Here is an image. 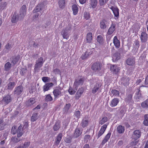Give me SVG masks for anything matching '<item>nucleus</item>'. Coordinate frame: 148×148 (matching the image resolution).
Masks as SVG:
<instances>
[{
  "label": "nucleus",
  "instance_id": "nucleus-1",
  "mask_svg": "<svg viewBox=\"0 0 148 148\" xmlns=\"http://www.w3.org/2000/svg\"><path fill=\"white\" fill-rule=\"evenodd\" d=\"M26 11V7L25 5H23L21 7L19 16L18 14H14L13 15L11 21L14 23H16L19 20L23 19L25 14Z\"/></svg>",
  "mask_w": 148,
  "mask_h": 148
},
{
  "label": "nucleus",
  "instance_id": "nucleus-2",
  "mask_svg": "<svg viewBox=\"0 0 148 148\" xmlns=\"http://www.w3.org/2000/svg\"><path fill=\"white\" fill-rule=\"evenodd\" d=\"M11 133L13 135L17 133V137L19 138L21 137L23 134V127L22 125L19 126L17 130H16V127L15 126H13L11 130Z\"/></svg>",
  "mask_w": 148,
  "mask_h": 148
},
{
  "label": "nucleus",
  "instance_id": "nucleus-3",
  "mask_svg": "<svg viewBox=\"0 0 148 148\" xmlns=\"http://www.w3.org/2000/svg\"><path fill=\"white\" fill-rule=\"evenodd\" d=\"M101 64L99 62L94 63L91 67L92 69L95 72L98 73L101 70Z\"/></svg>",
  "mask_w": 148,
  "mask_h": 148
},
{
  "label": "nucleus",
  "instance_id": "nucleus-4",
  "mask_svg": "<svg viewBox=\"0 0 148 148\" xmlns=\"http://www.w3.org/2000/svg\"><path fill=\"white\" fill-rule=\"evenodd\" d=\"M44 62L43 59L42 57H41L38 58L35 65L34 70L36 71L37 70L38 68L42 67Z\"/></svg>",
  "mask_w": 148,
  "mask_h": 148
},
{
  "label": "nucleus",
  "instance_id": "nucleus-5",
  "mask_svg": "<svg viewBox=\"0 0 148 148\" xmlns=\"http://www.w3.org/2000/svg\"><path fill=\"white\" fill-rule=\"evenodd\" d=\"M23 88L21 85H20L16 87L13 91L14 95L16 96L21 94L23 91Z\"/></svg>",
  "mask_w": 148,
  "mask_h": 148
},
{
  "label": "nucleus",
  "instance_id": "nucleus-6",
  "mask_svg": "<svg viewBox=\"0 0 148 148\" xmlns=\"http://www.w3.org/2000/svg\"><path fill=\"white\" fill-rule=\"evenodd\" d=\"M116 25L114 23H112L111 26L109 28L108 31L107 33L106 37L112 34L115 29Z\"/></svg>",
  "mask_w": 148,
  "mask_h": 148
},
{
  "label": "nucleus",
  "instance_id": "nucleus-7",
  "mask_svg": "<svg viewBox=\"0 0 148 148\" xmlns=\"http://www.w3.org/2000/svg\"><path fill=\"white\" fill-rule=\"evenodd\" d=\"M84 80V78H83L76 79L74 83L73 87L78 88L79 85H81L83 84Z\"/></svg>",
  "mask_w": 148,
  "mask_h": 148
},
{
  "label": "nucleus",
  "instance_id": "nucleus-8",
  "mask_svg": "<svg viewBox=\"0 0 148 148\" xmlns=\"http://www.w3.org/2000/svg\"><path fill=\"white\" fill-rule=\"evenodd\" d=\"M15 85V82L14 81H8L7 83L5 88L8 90H12Z\"/></svg>",
  "mask_w": 148,
  "mask_h": 148
},
{
  "label": "nucleus",
  "instance_id": "nucleus-9",
  "mask_svg": "<svg viewBox=\"0 0 148 148\" xmlns=\"http://www.w3.org/2000/svg\"><path fill=\"white\" fill-rule=\"evenodd\" d=\"M12 101V98L9 95H7L4 97L2 100V103L5 105H7L10 102Z\"/></svg>",
  "mask_w": 148,
  "mask_h": 148
},
{
  "label": "nucleus",
  "instance_id": "nucleus-10",
  "mask_svg": "<svg viewBox=\"0 0 148 148\" xmlns=\"http://www.w3.org/2000/svg\"><path fill=\"white\" fill-rule=\"evenodd\" d=\"M147 38L148 35L147 33L144 32H142L140 37L141 42L143 43H145L147 41Z\"/></svg>",
  "mask_w": 148,
  "mask_h": 148
},
{
  "label": "nucleus",
  "instance_id": "nucleus-11",
  "mask_svg": "<svg viewBox=\"0 0 148 148\" xmlns=\"http://www.w3.org/2000/svg\"><path fill=\"white\" fill-rule=\"evenodd\" d=\"M92 53V51L90 49L87 50L85 53L82 54L81 58L83 60L86 59L88 58Z\"/></svg>",
  "mask_w": 148,
  "mask_h": 148
},
{
  "label": "nucleus",
  "instance_id": "nucleus-12",
  "mask_svg": "<svg viewBox=\"0 0 148 148\" xmlns=\"http://www.w3.org/2000/svg\"><path fill=\"white\" fill-rule=\"evenodd\" d=\"M110 69L112 72H113L115 74H117L120 70L119 67L116 65H111Z\"/></svg>",
  "mask_w": 148,
  "mask_h": 148
},
{
  "label": "nucleus",
  "instance_id": "nucleus-13",
  "mask_svg": "<svg viewBox=\"0 0 148 148\" xmlns=\"http://www.w3.org/2000/svg\"><path fill=\"white\" fill-rule=\"evenodd\" d=\"M84 90V88L82 87L79 88L77 91L75 96V99H76L78 100L81 97L83 93Z\"/></svg>",
  "mask_w": 148,
  "mask_h": 148
},
{
  "label": "nucleus",
  "instance_id": "nucleus-14",
  "mask_svg": "<svg viewBox=\"0 0 148 148\" xmlns=\"http://www.w3.org/2000/svg\"><path fill=\"white\" fill-rule=\"evenodd\" d=\"M61 89L59 90L58 89H56L54 90L53 91V93L55 99L59 98L61 95V92L60 91Z\"/></svg>",
  "mask_w": 148,
  "mask_h": 148
},
{
  "label": "nucleus",
  "instance_id": "nucleus-15",
  "mask_svg": "<svg viewBox=\"0 0 148 148\" xmlns=\"http://www.w3.org/2000/svg\"><path fill=\"white\" fill-rule=\"evenodd\" d=\"M107 126V125L106 124H105L102 126L97 135V138H99L103 134L105 131Z\"/></svg>",
  "mask_w": 148,
  "mask_h": 148
},
{
  "label": "nucleus",
  "instance_id": "nucleus-16",
  "mask_svg": "<svg viewBox=\"0 0 148 148\" xmlns=\"http://www.w3.org/2000/svg\"><path fill=\"white\" fill-rule=\"evenodd\" d=\"M53 84L51 82L46 83L43 87V91L45 92L49 90L50 88L53 86Z\"/></svg>",
  "mask_w": 148,
  "mask_h": 148
},
{
  "label": "nucleus",
  "instance_id": "nucleus-17",
  "mask_svg": "<svg viewBox=\"0 0 148 148\" xmlns=\"http://www.w3.org/2000/svg\"><path fill=\"white\" fill-rule=\"evenodd\" d=\"M109 7L112 10L115 17H117L119 16V10L117 8H115L113 6L110 7V6H109Z\"/></svg>",
  "mask_w": 148,
  "mask_h": 148
},
{
  "label": "nucleus",
  "instance_id": "nucleus-18",
  "mask_svg": "<svg viewBox=\"0 0 148 148\" xmlns=\"http://www.w3.org/2000/svg\"><path fill=\"white\" fill-rule=\"evenodd\" d=\"M107 21L105 19L101 21L100 23V27L101 29H104L107 27Z\"/></svg>",
  "mask_w": 148,
  "mask_h": 148
},
{
  "label": "nucleus",
  "instance_id": "nucleus-19",
  "mask_svg": "<svg viewBox=\"0 0 148 148\" xmlns=\"http://www.w3.org/2000/svg\"><path fill=\"white\" fill-rule=\"evenodd\" d=\"M36 102V101L34 98H30L26 101V105L28 106H30L33 105Z\"/></svg>",
  "mask_w": 148,
  "mask_h": 148
},
{
  "label": "nucleus",
  "instance_id": "nucleus-20",
  "mask_svg": "<svg viewBox=\"0 0 148 148\" xmlns=\"http://www.w3.org/2000/svg\"><path fill=\"white\" fill-rule=\"evenodd\" d=\"M82 131L79 128H77L75 130L73 137L74 138L78 137L82 134Z\"/></svg>",
  "mask_w": 148,
  "mask_h": 148
},
{
  "label": "nucleus",
  "instance_id": "nucleus-21",
  "mask_svg": "<svg viewBox=\"0 0 148 148\" xmlns=\"http://www.w3.org/2000/svg\"><path fill=\"white\" fill-rule=\"evenodd\" d=\"M61 34L64 38L66 39L67 40L68 39L69 35L66 29L63 30L61 33Z\"/></svg>",
  "mask_w": 148,
  "mask_h": 148
},
{
  "label": "nucleus",
  "instance_id": "nucleus-22",
  "mask_svg": "<svg viewBox=\"0 0 148 148\" xmlns=\"http://www.w3.org/2000/svg\"><path fill=\"white\" fill-rule=\"evenodd\" d=\"M135 59L133 58H129L126 60V63L127 65L130 66H133L135 64Z\"/></svg>",
  "mask_w": 148,
  "mask_h": 148
},
{
  "label": "nucleus",
  "instance_id": "nucleus-23",
  "mask_svg": "<svg viewBox=\"0 0 148 148\" xmlns=\"http://www.w3.org/2000/svg\"><path fill=\"white\" fill-rule=\"evenodd\" d=\"M119 99L117 98H114L111 101L110 103V106L111 107H114L116 106L119 103Z\"/></svg>",
  "mask_w": 148,
  "mask_h": 148
},
{
  "label": "nucleus",
  "instance_id": "nucleus-24",
  "mask_svg": "<svg viewBox=\"0 0 148 148\" xmlns=\"http://www.w3.org/2000/svg\"><path fill=\"white\" fill-rule=\"evenodd\" d=\"M113 43L115 47L118 48L120 46V42L119 41L118 39L116 36H115L113 39Z\"/></svg>",
  "mask_w": 148,
  "mask_h": 148
},
{
  "label": "nucleus",
  "instance_id": "nucleus-25",
  "mask_svg": "<svg viewBox=\"0 0 148 148\" xmlns=\"http://www.w3.org/2000/svg\"><path fill=\"white\" fill-rule=\"evenodd\" d=\"M42 6L43 4H38L33 10V13H35L39 12L40 10L43 9Z\"/></svg>",
  "mask_w": 148,
  "mask_h": 148
},
{
  "label": "nucleus",
  "instance_id": "nucleus-26",
  "mask_svg": "<svg viewBox=\"0 0 148 148\" xmlns=\"http://www.w3.org/2000/svg\"><path fill=\"white\" fill-rule=\"evenodd\" d=\"M86 39L87 42L89 43H91L92 40V33L89 32L87 34Z\"/></svg>",
  "mask_w": 148,
  "mask_h": 148
},
{
  "label": "nucleus",
  "instance_id": "nucleus-27",
  "mask_svg": "<svg viewBox=\"0 0 148 148\" xmlns=\"http://www.w3.org/2000/svg\"><path fill=\"white\" fill-rule=\"evenodd\" d=\"M30 141H25L22 145L18 146L16 148H27L30 145Z\"/></svg>",
  "mask_w": 148,
  "mask_h": 148
},
{
  "label": "nucleus",
  "instance_id": "nucleus-28",
  "mask_svg": "<svg viewBox=\"0 0 148 148\" xmlns=\"http://www.w3.org/2000/svg\"><path fill=\"white\" fill-rule=\"evenodd\" d=\"M98 3L97 0H90V5L93 8H96Z\"/></svg>",
  "mask_w": 148,
  "mask_h": 148
},
{
  "label": "nucleus",
  "instance_id": "nucleus-29",
  "mask_svg": "<svg viewBox=\"0 0 148 148\" xmlns=\"http://www.w3.org/2000/svg\"><path fill=\"white\" fill-rule=\"evenodd\" d=\"M140 132L139 130H136L134 132V136L136 139H138L140 137Z\"/></svg>",
  "mask_w": 148,
  "mask_h": 148
},
{
  "label": "nucleus",
  "instance_id": "nucleus-30",
  "mask_svg": "<svg viewBox=\"0 0 148 148\" xmlns=\"http://www.w3.org/2000/svg\"><path fill=\"white\" fill-rule=\"evenodd\" d=\"M88 123V121L86 118H84L82 121L81 124L83 127H86Z\"/></svg>",
  "mask_w": 148,
  "mask_h": 148
},
{
  "label": "nucleus",
  "instance_id": "nucleus-31",
  "mask_svg": "<svg viewBox=\"0 0 148 148\" xmlns=\"http://www.w3.org/2000/svg\"><path fill=\"white\" fill-rule=\"evenodd\" d=\"M117 131L119 133H123L125 131L124 127L121 125H119L117 127Z\"/></svg>",
  "mask_w": 148,
  "mask_h": 148
},
{
  "label": "nucleus",
  "instance_id": "nucleus-32",
  "mask_svg": "<svg viewBox=\"0 0 148 148\" xmlns=\"http://www.w3.org/2000/svg\"><path fill=\"white\" fill-rule=\"evenodd\" d=\"M60 127V122L59 121H57L54 126L53 129L54 130L56 131L58 130Z\"/></svg>",
  "mask_w": 148,
  "mask_h": 148
},
{
  "label": "nucleus",
  "instance_id": "nucleus-33",
  "mask_svg": "<svg viewBox=\"0 0 148 148\" xmlns=\"http://www.w3.org/2000/svg\"><path fill=\"white\" fill-rule=\"evenodd\" d=\"M77 89V88H76L75 87H73V88H72L71 87H70L68 90L69 92L71 95H73L75 94L76 92V91Z\"/></svg>",
  "mask_w": 148,
  "mask_h": 148
},
{
  "label": "nucleus",
  "instance_id": "nucleus-34",
  "mask_svg": "<svg viewBox=\"0 0 148 148\" xmlns=\"http://www.w3.org/2000/svg\"><path fill=\"white\" fill-rule=\"evenodd\" d=\"M100 87V86L99 84H97L95 85L94 87L92 88V93L93 94L96 93L98 91Z\"/></svg>",
  "mask_w": 148,
  "mask_h": 148
},
{
  "label": "nucleus",
  "instance_id": "nucleus-35",
  "mask_svg": "<svg viewBox=\"0 0 148 148\" xmlns=\"http://www.w3.org/2000/svg\"><path fill=\"white\" fill-rule=\"evenodd\" d=\"M62 137V134L61 133H59L57 136L56 140V144L58 145L60 143Z\"/></svg>",
  "mask_w": 148,
  "mask_h": 148
},
{
  "label": "nucleus",
  "instance_id": "nucleus-36",
  "mask_svg": "<svg viewBox=\"0 0 148 148\" xmlns=\"http://www.w3.org/2000/svg\"><path fill=\"white\" fill-rule=\"evenodd\" d=\"M72 9L74 15H76L78 12V8L76 5H73L72 6Z\"/></svg>",
  "mask_w": 148,
  "mask_h": 148
},
{
  "label": "nucleus",
  "instance_id": "nucleus-37",
  "mask_svg": "<svg viewBox=\"0 0 148 148\" xmlns=\"http://www.w3.org/2000/svg\"><path fill=\"white\" fill-rule=\"evenodd\" d=\"M58 3L60 8L63 9L64 8L65 4L64 0H58Z\"/></svg>",
  "mask_w": 148,
  "mask_h": 148
},
{
  "label": "nucleus",
  "instance_id": "nucleus-38",
  "mask_svg": "<svg viewBox=\"0 0 148 148\" xmlns=\"http://www.w3.org/2000/svg\"><path fill=\"white\" fill-rule=\"evenodd\" d=\"M111 134V133H108L106 136L105 138L103 140L102 142V144H104L105 143H106L109 140V139L110 135Z\"/></svg>",
  "mask_w": 148,
  "mask_h": 148
},
{
  "label": "nucleus",
  "instance_id": "nucleus-39",
  "mask_svg": "<svg viewBox=\"0 0 148 148\" xmlns=\"http://www.w3.org/2000/svg\"><path fill=\"white\" fill-rule=\"evenodd\" d=\"M111 134V133H108L106 136L105 138L103 140L102 142V144H104L105 143H106L109 140V139L110 135Z\"/></svg>",
  "mask_w": 148,
  "mask_h": 148
},
{
  "label": "nucleus",
  "instance_id": "nucleus-40",
  "mask_svg": "<svg viewBox=\"0 0 148 148\" xmlns=\"http://www.w3.org/2000/svg\"><path fill=\"white\" fill-rule=\"evenodd\" d=\"M19 59V56L18 55L16 56H14L12 58V62L14 64H15L18 61Z\"/></svg>",
  "mask_w": 148,
  "mask_h": 148
},
{
  "label": "nucleus",
  "instance_id": "nucleus-41",
  "mask_svg": "<svg viewBox=\"0 0 148 148\" xmlns=\"http://www.w3.org/2000/svg\"><path fill=\"white\" fill-rule=\"evenodd\" d=\"M21 140L19 138H18L16 137H12L11 139V142L13 143H16Z\"/></svg>",
  "mask_w": 148,
  "mask_h": 148
},
{
  "label": "nucleus",
  "instance_id": "nucleus-42",
  "mask_svg": "<svg viewBox=\"0 0 148 148\" xmlns=\"http://www.w3.org/2000/svg\"><path fill=\"white\" fill-rule=\"evenodd\" d=\"M11 65L9 62H7L5 65L4 69L6 71H8L10 69Z\"/></svg>",
  "mask_w": 148,
  "mask_h": 148
},
{
  "label": "nucleus",
  "instance_id": "nucleus-43",
  "mask_svg": "<svg viewBox=\"0 0 148 148\" xmlns=\"http://www.w3.org/2000/svg\"><path fill=\"white\" fill-rule=\"evenodd\" d=\"M111 92L112 96L115 97L119 96L120 94L118 90H112Z\"/></svg>",
  "mask_w": 148,
  "mask_h": 148
},
{
  "label": "nucleus",
  "instance_id": "nucleus-44",
  "mask_svg": "<svg viewBox=\"0 0 148 148\" xmlns=\"http://www.w3.org/2000/svg\"><path fill=\"white\" fill-rule=\"evenodd\" d=\"M97 41L100 44H102L103 43V39L101 35H99L97 37Z\"/></svg>",
  "mask_w": 148,
  "mask_h": 148
},
{
  "label": "nucleus",
  "instance_id": "nucleus-45",
  "mask_svg": "<svg viewBox=\"0 0 148 148\" xmlns=\"http://www.w3.org/2000/svg\"><path fill=\"white\" fill-rule=\"evenodd\" d=\"M108 121V118L106 116L103 117L99 121V124L103 125Z\"/></svg>",
  "mask_w": 148,
  "mask_h": 148
},
{
  "label": "nucleus",
  "instance_id": "nucleus-46",
  "mask_svg": "<svg viewBox=\"0 0 148 148\" xmlns=\"http://www.w3.org/2000/svg\"><path fill=\"white\" fill-rule=\"evenodd\" d=\"M38 119V113H34L33 114L32 116L31 117V121L32 122H34L36 121Z\"/></svg>",
  "mask_w": 148,
  "mask_h": 148
},
{
  "label": "nucleus",
  "instance_id": "nucleus-47",
  "mask_svg": "<svg viewBox=\"0 0 148 148\" xmlns=\"http://www.w3.org/2000/svg\"><path fill=\"white\" fill-rule=\"evenodd\" d=\"M141 106L143 108H148V99L142 102L141 104Z\"/></svg>",
  "mask_w": 148,
  "mask_h": 148
},
{
  "label": "nucleus",
  "instance_id": "nucleus-48",
  "mask_svg": "<svg viewBox=\"0 0 148 148\" xmlns=\"http://www.w3.org/2000/svg\"><path fill=\"white\" fill-rule=\"evenodd\" d=\"M145 120L143 121L144 124L146 126H148V114H146L144 116Z\"/></svg>",
  "mask_w": 148,
  "mask_h": 148
},
{
  "label": "nucleus",
  "instance_id": "nucleus-49",
  "mask_svg": "<svg viewBox=\"0 0 148 148\" xmlns=\"http://www.w3.org/2000/svg\"><path fill=\"white\" fill-rule=\"evenodd\" d=\"M53 99L52 97L50 94L46 95L45 98V101L46 102L50 101Z\"/></svg>",
  "mask_w": 148,
  "mask_h": 148
},
{
  "label": "nucleus",
  "instance_id": "nucleus-50",
  "mask_svg": "<svg viewBox=\"0 0 148 148\" xmlns=\"http://www.w3.org/2000/svg\"><path fill=\"white\" fill-rule=\"evenodd\" d=\"M136 99H139L141 97V91L139 89H138L136 93Z\"/></svg>",
  "mask_w": 148,
  "mask_h": 148
},
{
  "label": "nucleus",
  "instance_id": "nucleus-51",
  "mask_svg": "<svg viewBox=\"0 0 148 148\" xmlns=\"http://www.w3.org/2000/svg\"><path fill=\"white\" fill-rule=\"evenodd\" d=\"M42 81L45 83L50 82V78L47 77H43L42 78Z\"/></svg>",
  "mask_w": 148,
  "mask_h": 148
},
{
  "label": "nucleus",
  "instance_id": "nucleus-52",
  "mask_svg": "<svg viewBox=\"0 0 148 148\" xmlns=\"http://www.w3.org/2000/svg\"><path fill=\"white\" fill-rule=\"evenodd\" d=\"M27 70L26 69L22 68L21 69V70L20 72V74L22 75H24L26 74L27 72Z\"/></svg>",
  "mask_w": 148,
  "mask_h": 148
},
{
  "label": "nucleus",
  "instance_id": "nucleus-53",
  "mask_svg": "<svg viewBox=\"0 0 148 148\" xmlns=\"http://www.w3.org/2000/svg\"><path fill=\"white\" fill-rule=\"evenodd\" d=\"M71 105L70 103L66 104L65 106L64 107V109L65 112H67L70 107Z\"/></svg>",
  "mask_w": 148,
  "mask_h": 148
},
{
  "label": "nucleus",
  "instance_id": "nucleus-54",
  "mask_svg": "<svg viewBox=\"0 0 148 148\" xmlns=\"http://www.w3.org/2000/svg\"><path fill=\"white\" fill-rule=\"evenodd\" d=\"M74 115L78 119H79L80 117V112L79 110L76 111L74 113Z\"/></svg>",
  "mask_w": 148,
  "mask_h": 148
},
{
  "label": "nucleus",
  "instance_id": "nucleus-55",
  "mask_svg": "<svg viewBox=\"0 0 148 148\" xmlns=\"http://www.w3.org/2000/svg\"><path fill=\"white\" fill-rule=\"evenodd\" d=\"M7 3L6 2H4L1 3L0 5V8L1 9H3L6 7L7 5Z\"/></svg>",
  "mask_w": 148,
  "mask_h": 148
},
{
  "label": "nucleus",
  "instance_id": "nucleus-56",
  "mask_svg": "<svg viewBox=\"0 0 148 148\" xmlns=\"http://www.w3.org/2000/svg\"><path fill=\"white\" fill-rule=\"evenodd\" d=\"M108 0H99L100 5H103L108 1Z\"/></svg>",
  "mask_w": 148,
  "mask_h": 148
},
{
  "label": "nucleus",
  "instance_id": "nucleus-57",
  "mask_svg": "<svg viewBox=\"0 0 148 148\" xmlns=\"http://www.w3.org/2000/svg\"><path fill=\"white\" fill-rule=\"evenodd\" d=\"M90 138V136L89 135H86L85 136L84 139L85 142H87Z\"/></svg>",
  "mask_w": 148,
  "mask_h": 148
},
{
  "label": "nucleus",
  "instance_id": "nucleus-58",
  "mask_svg": "<svg viewBox=\"0 0 148 148\" xmlns=\"http://www.w3.org/2000/svg\"><path fill=\"white\" fill-rule=\"evenodd\" d=\"M84 16L86 19L88 20L90 18V15L89 13L86 12H84Z\"/></svg>",
  "mask_w": 148,
  "mask_h": 148
},
{
  "label": "nucleus",
  "instance_id": "nucleus-59",
  "mask_svg": "<svg viewBox=\"0 0 148 148\" xmlns=\"http://www.w3.org/2000/svg\"><path fill=\"white\" fill-rule=\"evenodd\" d=\"M53 72L55 74H59L60 73V70L57 68L55 69H54L53 71Z\"/></svg>",
  "mask_w": 148,
  "mask_h": 148
},
{
  "label": "nucleus",
  "instance_id": "nucleus-60",
  "mask_svg": "<svg viewBox=\"0 0 148 148\" xmlns=\"http://www.w3.org/2000/svg\"><path fill=\"white\" fill-rule=\"evenodd\" d=\"M145 85H147L148 84V75L145 77Z\"/></svg>",
  "mask_w": 148,
  "mask_h": 148
},
{
  "label": "nucleus",
  "instance_id": "nucleus-61",
  "mask_svg": "<svg viewBox=\"0 0 148 148\" xmlns=\"http://www.w3.org/2000/svg\"><path fill=\"white\" fill-rule=\"evenodd\" d=\"M132 98V96L131 95H130L128 96V97L126 98V99L128 101H130Z\"/></svg>",
  "mask_w": 148,
  "mask_h": 148
},
{
  "label": "nucleus",
  "instance_id": "nucleus-62",
  "mask_svg": "<svg viewBox=\"0 0 148 148\" xmlns=\"http://www.w3.org/2000/svg\"><path fill=\"white\" fill-rule=\"evenodd\" d=\"M5 48L7 49H9L11 48V45L9 44V43L7 44Z\"/></svg>",
  "mask_w": 148,
  "mask_h": 148
},
{
  "label": "nucleus",
  "instance_id": "nucleus-63",
  "mask_svg": "<svg viewBox=\"0 0 148 148\" xmlns=\"http://www.w3.org/2000/svg\"><path fill=\"white\" fill-rule=\"evenodd\" d=\"M142 81V79H138L136 82V84L137 85L139 84Z\"/></svg>",
  "mask_w": 148,
  "mask_h": 148
},
{
  "label": "nucleus",
  "instance_id": "nucleus-64",
  "mask_svg": "<svg viewBox=\"0 0 148 148\" xmlns=\"http://www.w3.org/2000/svg\"><path fill=\"white\" fill-rule=\"evenodd\" d=\"M82 148H90L89 145L88 144H86L83 146Z\"/></svg>",
  "mask_w": 148,
  "mask_h": 148
}]
</instances>
